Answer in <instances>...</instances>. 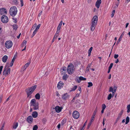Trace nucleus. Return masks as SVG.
<instances>
[{"mask_svg": "<svg viewBox=\"0 0 130 130\" xmlns=\"http://www.w3.org/2000/svg\"><path fill=\"white\" fill-rule=\"evenodd\" d=\"M123 110H122L121 111L120 113H119V115L121 116L122 115L123 113Z\"/></svg>", "mask_w": 130, "mask_h": 130, "instance_id": "47", "label": "nucleus"}, {"mask_svg": "<svg viewBox=\"0 0 130 130\" xmlns=\"http://www.w3.org/2000/svg\"><path fill=\"white\" fill-rule=\"evenodd\" d=\"M119 62V60L118 59H117V60L115 61V62L116 63H117Z\"/></svg>", "mask_w": 130, "mask_h": 130, "instance_id": "59", "label": "nucleus"}, {"mask_svg": "<svg viewBox=\"0 0 130 130\" xmlns=\"http://www.w3.org/2000/svg\"><path fill=\"white\" fill-rule=\"evenodd\" d=\"M30 63L29 62H28L26 64L24 67V70H25L29 66V64Z\"/></svg>", "mask_w": 130, "mask_h": 130, "instance_id": "26", "label": "nucleus"}, {"mask_svg": "<svg viewBox=\"0 0 130 130\" xmlns=\"http://www.w3.org/2000/svg\"><path fill=\"white\" fill-rule=\"evenodd\" d=\"M17 10L15 6L11 7L10 9L9 13L11 16H15L17 14Z\"/></svg>", "mask_w": 130, "mask_h": 130, "instance_id": "4", "label": "nucleus"}, {"mask_svg": "<svg viewBox=\"0 0 130 130\" xmlns=\"http://www.w3.org/2000/svg\"><path fill=\"white\" fill-rule=\"evenodd\" d=\"M7 13V10L4 8H2L0 9V15H2V16H7L6 15Z\"/></svg>", "mask_w": 130, "mask_h": 130, "instance_id": "7", "label": "nucleus"}, {"mask_svg": "<svg viewBox=\"0 0 130 130\" xmlns=\"http://www.w3.org/2000/svg\"><path fill=\"white\" fill-rule=\"evenodd\" d=\"M69 98V94L66 93L63 94L62 96V99L63 100H66Z\"/></svg>", "mask_w": 130, "mask_h": 130, "instance_id": "11", "label": "nucleus"}, {"mask_svg": "<svg viewBox=\"0 0 130 130\" xmlns=\"http://www.w3.org/2000/svg\"><path fill=\"white\" fill-rule=\"evenodd\" d=\"M109 92H112V96H113V95L115 94L116 92H114V90H113V88L112 87H110L109 88Z\"/></svg>", "mask_w": 130, "mask_h": 130, "instance_id": "18", "label": "nucleus"}, {"mask_svg": "<svg viewBox=\"0 0 130 130\" xmlns=\"http://www.w3.org/2000/svg\"><path fill=\"white\" fill-rule=\"evenodd\" d=\"M61 71L62 72V74L66 73L67 72L66 68L64 67L63 68V69L61 70Z\"/></svg>", "mask_w": 130, "mask_h": 130, "instance_id": "24", "label": "nucleus"}, {"mask_svg": "<svg viewBox=\"0 0 130 130\" xmlns=\"http://www.w3.org/2000/svg\"><path fill=\"white\" fill-rule=\"evenodd\" d=\"M12 19L14 20L13 22H14L15 23H17V19L16 18L13 17L12 18Z\"/></svg>", "mask_w": 130, "mask_h": 130, "instance_id": "38", "label": "nucleus"}, {"mask_svg": "<svg viewBox=\"0 0 130 130\" xmlns=\"http://www.w3.org/2000/svg\"><path fill=\"white\" fill-rule=\"evenodd\" d=\"M10 72V69L9 67L6 66L4 68L3 73V75L5 76H6L8 75L9 74Z\"/></svg>", "mask_w": 130, "mask_h": 130, "instance_id": "6", "label": "nucleus"}, {"mask_svg": "<svg viewBox=\"0 0 130 130\" xmlns=\"http://www.w3.org/2000/svg\"><path fill=\"white\" fill-rule=\"evenodd\" d=\"M118 54H115L114 56V57L115 58H117L118 57Z\"/></svg>", "mask_w": 130, "mask_h": 130, "instance_id": "51", "label": "nucleus"}, {"mask_svg": "<svg viewBox=\"0 0 130 130\" xmlns=\"http://www.w3.org/2000/svg\"><path fill=\"white\" fill-rule=\"evenodd\" d=\"M121 116L119 115L118 116L117 118V121H118L120 119Z\"/></svg>", "mask_w": 130, "mask_h": 130, "instance_id": "43", "label": "nucleus"}, {"mask_svg": "<svg viewBox=\"0 0 130 130\" xmlns=\"http://www.w3.org/2000/svg\"><path fill=\"white\" fill-rule=\"evenodd\" d=\"M101 3V0H97L95 4V6L97 8H99Z\"/></svg>", "mask_w": 130, "mask_h": 130, "instance_id": "14", "label": "nucleus"}, {"mask_svg": "<svg viewBox=\"0 0 130 130\" xmlns=\"http://www.w3.org/2000/svg\"><path fill=\"white\" fill-rule=\"evenodd\" d=\"M98 20V17H93L92 20L90 29L91 31H93L95 29Z\"/></svg>", "mask_w": 130, "mask_h": 130, "instance_id": "1", "label": "nucleus"}, {"mask_svg": "<svg viewBox=\"0 0 130 130\" xmlns=\"http://www.w3.org/2000/svg\"><path fill=\"white\" fill-rule=\"evenodd\" d=\"M113 90H114V92H116V90L117 88V87H116L115 85H114L113 86Z\"/></svg>", "mask_w": 130, "mask_h": 130, "instance_id": "40", "label": "nucleus"}, {"mask_svg": "<svg viewBox=\"0 0 130 130\" xmlns=\"http://www.w3.org/2000/svg\"><path fill=\"white\" fill-rule=\"evenodd\" d=\"M115 10H113L112 12V14H111V16H114V14L115 13Z\"/></svg>", "mask_w": 130, "mask_h": 130, "instance_id": "49", "label": "nucleus"}, {"mask_svg": "<svg viewBox=\"0 0 130 130\" xmlns=\"http://www.w3.org/2000/svg\"><path fill=\"white\" fill-rule=\"evenodd\" d=\"M2 21L4 23H7L8 21V17H2L1 18Z\"/></svg>", "mask_w": 130, "mask_h": 130, "instance_id": "10", "label": "nucleus"}, {"mask_svg": "<svg viewBox=\"0 0 130 130\" xmlns=\"http://www.w3.org/2000/svg\"><path fill=\"white\" fill-rule=\"evenodd\" d=\"M32 117L34 118H36L38 116V113L36 111H34L32 112Z\"/></svg>", "mask_w": 130, "mask_h": 130, "instance_id": "21", "label": "nucleus"}, {"mask_svg": "<svg viewBox=\"0 0 130 130\" xmlns=\"http://www.w3.org/2000/svg\"><path fill=\"white\" fill-rule=\"evenodd\" d=\"M92 122H91L90 121V123H89L88 124V127H87V128H89V127H90V126H91V124Z\"/></svg>", "mask_w": 130, "mask_h": 130, "instance_id": "48", "label": "nucleus"}, {"mask_svg": "<svg viewBox=\"0 0 130 130\" xmlns=\"http://www.w3.org/2000/svg\"><path fill=\"white\" fill-rule=\"evenodd\" d=\"M56 95L58 97L59 96H60V94H59V93L58 91H56Z\"/></svg>", "mask_w": 130, "mask_h": 130, "instance_id": "52", "label": "nucleus"}, {"mask_svg": "<svg viewBox=\"0 0 130 130\" xmlns=\"http://www.w3.org/2000/svg\"><path fill=\"white\" fill-rule=\"evenodd\" d=\"M97 111V109L96 108L93 112L92 116V117L91 118V120H90L91 122H92L94 121V116L96 115Z\"/></svg>", "mask_w": 130, "mask_h": 130, "instance_id": "15", "label": "nucleus"}, {"mask_svg": "<svg viewBox=\"0 0 130 130\" xmlns=\"http://www.w3.org/2000/svg\"><path fill=\"white\" fill-rule=\"evenodd\" d=\"M27 43V41H26L24 40L23 41V43L22 44V45L23 46H24V45H26Z\"/></svg>", "mask_w": 130, "mask_h": 130, "instance_id": "39", "label": "nucleus"}, {"mask_svg": "<svg viewBox=\"0 0 130 130\" xmlns=\"http://www.w3.org/2000/svg\"><path fill=\"white\" fill-rule=\"evenodd\" d=\"M40 26V24H39L37 26V27H36V28H37V29H38L39 28Z\"/></svg>", "mask_w": 130, "mask_h": 130, "instance_id": "53", "label": "nucleus"}, {"mask_svg": "<svg viewBox=\"0 0 130 130\" xmlns=\"http://www.w3.org/2000/svg\"><path fill=\"white\" fill-rule=\"evenodd\" d=\"M112 97V94L111 93L108 96L107 99L108 100H110L111 99Z\"/></svg>", "mask_w": 130, "mask_h": 130, "instance_id": "33", "label": "nucleus"}, {"mask_svg": "<svg viewBox=\"0 0 130 130\" xmlns=\"http://www.w3.org/2000/svg\"><path fill=\"white\" fill-rule=\"evenodd\" d=\"M64 84L62 82H59L57 85V87L58 89H60L62 88L63 87Z\"/></svg>", "mask_w": 130, "mask_h": 130, "instance_id": "13", "label": "nucleus"}, {"mask_svg": "<svg viewBox=\"0 0 130 130\" xmlns=\"http://www.w3.org/2000/svg\"><path fill=\"white\" fill-rule=\"evenodd\" d=\"M125 31H123L121 35L120 36V37H119V39L118 40V41H117V43L116 44H118L120 42L122 38L123 37V36L124 34H125Z\"/></svg>", "mask_w": 130, "mask_h": 130, "instance_id": "16", "label": "nucleus"}, {"mask_svg": "<svg viewBox=\"0 0 130 130\" xmlns=\"http://www.w3.org/2000/svg\"><path fill=\"white\" fill-rule=\"evenodd\" d=\"M78 90L80 91L79 93H80V91H81V88L80 87H79L78 88Z\"/></svg>", "mask_w": 130, "mask_h": 130, "instance_id": "56", "label": "nucleus"}, {"mask_svg": "<svg viewBox=\"0 0 130 130\" xmlns=\"http://www.w3.org/2000/svg\"><path fill=\"white\" fill-rule=\"evenodd\" d=\"M90 68H89L88 67H87L86 69V70L89 71L90 70Z\"/></svg>", "mask_w": 130, "mask_h": 130, "instance_id": "62", "label": "nucleus"}, {"mask_svg": "<svg viewBox=\"0 0 130 130\" xmlns=\"http://www.w3.org/2000/svg\"><path fill=\"white\" fill-rule=\"evenodd\" d=\"M3 68V66H1L0 67V74H1V73L2 71Z\"/></svg>", "mask_w": 130, "mask_h": 130, "instance_id": "45", "label": "nucleus"}, {"mask_svg": "<svg viewBox=\"0 0 130 130\" xmlns=\"http://www.w3.org/2000/svg\"><path fill=\"white\" fill-rule=\"evenodd\" d=\"M56 39V38L54 37L53 39L52 40V42L53 43V42L55 41V39Z\"/></svg>", "mask_w": 130, "mask_h": 130, "instance_id": "61", "label": "nucleus"}, {"mask_svg": "<svg viewBox=\"0 0 130 130\" xmlns=\"http://www.w3.org/2000/svg\"><path fill=\"white\" fill-rule=\"evenodd\" d=\"M92 0H88L87 2L89 4H90L91 3Z\"/></svg>", "mask_w": 130, "mask_h": 130, "instance_id": "55", "label": "nucleus"}, {"mask_svg": "<svg viewBox=\"0 0 130 130\" xmlns=\"http://www.w3.org/2000/svg\"><path fill=\"white\" fill-rule=\"evenodd\" d=\"M59 31L57 30L56 33H55L54 37L56 38L57 39V37L59 35Z\"/></svg>", "mask_w": 130, "mask_h": 130, "instance_id": "28", "label": "nucleus"}, {"mask_svg": "<svg viewBox=\"0 0 130 130\" xmlns=\"http://www.w3.org/2000/svg\"><path fill=\"white\" fill-rule=\"evenodd\" d=\"M60 127V124H58L57 126V128H58V129H59Z\"/></svg>", "mask_w": 130, "mask_h": 130, "instance_id": "60", "label": "nucleus"}, {"mask_svg": "<svg viewBox=\"0 0 130 130\" xmlns=\"http://www.w3.org/2000/svg\"><path fill=\"white\" fill-rule=\"evenodd\" d=\"M79 93H77L76 94L75 97H78L79 96Z\"/></svg>", "mask_w": 130, "mask_h": 130, "instance_id": "58", "label": "nucleus"}, {"mask_svg": "<svg viewBox=\"0 0 130 130\" xmlns=\"http://www.w3.org/2000/svg\"><path fill=\"white\" fill-rule=\"evenodd\" d=\"M93 47H91L90 49H89L88 51V56H90L91 55V51L92 50Z\"/></svg>", "mask_w": 130, "mask_h": 130, "instance_id": "29", "label": "nucleus"}, {"mask_svg": "<svg viewBox=\"0 0 130 130\" xmlns=\"http://www.w3.org/2000/svg\"><path fill=\"white\" fill-rule=\"evenodd\" d=\"M62 21H61L60 22V23H59V25H58V27H57V30L59 31V30L60 29L61 26H62Z\"/></svg>", "mask_w": 130, "mask_h": 130, "instance_id": "22", "label": "nucleus"}, {"mask_svg": "<svg viewBox=\"0 0 130 130\" xmlns=\"http://www.w3.org/2000/svg\"><path fill=\"white\" fill-rule=\"evenodd\" d=\"M36 87L37 86L36 85H35L34 86H32L31 87L28 88L26 89V92L28 97H29L30 98V95L32 94V92L35 89Z\"/></svg>", "mask_w": 130, "mask_h": 130, "instance_id": "2", "label": "nucleus"}, {"mask_svg": "<svg viewBox=\"0 0 130 130\" xmlns=\"http://www.w3.org/2000/svg\"><path fill=\"white\" fill-rule=\"evenodd\" d=\"M30 106L32 107L34 110L38 109V103L36 102V101L35 99H33L31 100L30 102Z\"/></svg>", "mask_w": 130, "mask_h": 130, "instance_id": "3", "label": "nucleus"}, {"mask_svg": "<svg viewBox=\"0 0 130 130\" xmlns=\"http://www.w3.org/2000/svg\"><path fill=\"white\" fill-rule=\"evenodd\" d=\"M80 80H86V79L85 78H84L82 76H80Z\"/></svg>", "mask_w": 130, "mask_h": 130, "instance_id": "36", "label": "nucleus"}, {"mask_svg": "<svg viewBox=\"0 0 130 130\" xmlns=\"http://www.w3.org/2000/svg\"><path fill=\"white\" fill-rule=\"evenodd\" d=\"M8 58V56L7 55H5L2 58L3 61L4 62H5Z\"/></svg>", "mask_w": 130, "mask_h": 130, "instance_id": "19", "label": "nucleus"}, {"mask_svg": "<svg viewBox=\"0 0 130 130\" xmlns=\"http://www.w3.org/2000/svg\"><path fill=\"white\" fill-rule=\"evenodd\" d=\"M106 106L105 104H104L102 105V108L103 109H104L106 108Z\"/></svg>", "mask_w": 130, "mask_h": 130, "instance_id": "41", "label": "nucleus"}, {"mask_svg": "<svg viewBox=\"0 0 130 130\" xmlns=\"http://www.w3.org/2000/svg\"><path fill=\"white\" fill-rule=\"evenodd\" d=\"M38 128V126L36 125H35L33 127V130H37Z\"/></svg>", "mask_w": 130, "mask_h": 130, "instance_id": "34", "label": "nucleus"}, {"mask_svg": "<svg viewBox=\"0 0 130 130\" xmlns=\"http://www.w3.org/2000/svg\"><path fill=\"white\" fill-rule=\"evenodd\" d=\"M127 112L129 113L130 112V104L128 105L127 106Z\"/></svg>", "mask_w": 130, "mask_h": 130, "instance_id": "32", "label": "nucleus"}, {"mask_svg": "<svg viewBox=\"0 0 130 130\" xmlns=\"http://www.w3.org/2000/svg\"><path fill=\"white\" fill-rule=\"evenodd\" d=\"M4 125H5V124H3L2 125L1 127V129L0 130H2L3 129V128L4 127Z\"/></svg>", "mask_w": 130, "mask_h": 130, "instance_id": "54", "label": "nucleus"}, {"mask_svg": "<svg viewBox=\"0 0 130 130\" xmlns=\"http://www.w3.org/2000/svg\"><path fill=\"white\" fill-rule=\"evenodd\" d=\"M72 116L74 118L77 119L79 117V113L77 111H74L72 113Z\"/></svg>", "mask_w": 130, "mask_h": 130, "instance_id": "9", "label": "nucleus"}, {"mask_svg": "<svg viewBox=\"0 0 130 130\" xmlns=\"http://www.w3.org/2000/svg\"><path fill=\"white\" fill-rule=\"evenodd\" d=\"M21 35V34L20 33V34H19V35L17 36V38L18 39H19L20 38Z\"/></svg>", "mask_w": 130, "mask_h": 130, "instance_id": "63", "label": "nucleus"}, {"mask_svg": "<svg viewBox=\"0 0 130 130\" xmlns=\"http://www.w3.org/2000/svg\"><path fill=\"white\" fill-rule=\"evenodd\" d=\"M5 46L7 48H10L13 45L12 42L10 41L9 40L7 41L5 43Z\"/></svg>", "mask_w": 130, "mask_h": 130, "instance_id": "8", "label": "nucleus"}, {"mask_svg": "<svg viewBox=\"0 0 130 130\" xmlns=\"http://www.w3.org/2000/svg\"><path fill=\"white\" fill-rule=\"evenodd\" d=\"M26 120L29 123H31L33 121V118L31 116H29L27 118Z\"/></svg>", "mask_w": 130, "mask_h": 130, "instance_id": "12", "label": "nucleus"}, {"mask_svg": "<svg viewBox=\"0 0 130 130\" xmlns=\"http://www.w3.org/2000/svg\"><path fill=\"white\" fill-rule=\"evenodd\" d=\"M87 122V120L86 121L85 123H84L83 126V127H84L86 125V124Z\"/></svg>", "mask_w": 130, "mask_h": 130, "instance_id": "57", "label": "nucleus"}, {"mask_svg": "<svg viewBox=\"0 0 130 130\" xmlns=\"http://www.w3.org/2000/svg\"><path fill=\"white\" fill-rule=\"evenodd\" d=\"M21 4V6L22 7L23 6V0H20Z\"/></svg>", "mask_w": 130, "mask_h": 130, "instance_id": "42", "label": "nucleus"}, {"mask_svg": "<svg viewBox=\"0 0 130 130\" xmlns=\"http://www.w3.org/2000/svg\"><path fill=\"white\" fill-rule=\"evenodd\" d=\"M18 126V123H15L13 124L12 126V129H15Z\"/></svg>", "mask_w": 130, "mask_h": 130, "instance_id": "20", "label": "nucleus"}, {"mask_svg": "<svg viewBox=\"0 0 130 130\" xmlns=\"http://www.w3.org/2000/svg\"><path fill=\"white\" fill-rule=\"evenodd\" d=\"M16 56H17V55H14V56L12 61H14L15 60V59L16 58Z\"/></svg>", "mask_w": 130, "mask_h": 130, "instance_id": "44", "label": "nucleus"}, {"mask_svg": "<svg viewBox=\"0 0 130 130\" xmlns=\"http://www.w3.org/2000/svg\"><path fill=\"white\" fill-rule=\"evenodd\" d=\"M14 62V61H11L10 64V67H11L13 66Z\"/></svg>", "mask_w": 130, "mask_h": 130, "instance_id": "50", "label": "nucleus"}, {"mask_svg": "<svg viewBox=\"0 0 130 130\" xmlns=\"http://www.w3.org/2000/svg\"><path fill=\"white\" fill-rule=\"evenodd\" d=\"M12 27L13 28L14 30H16L18 28V25L16 24H14L13 25H12Z\"/></svg>", "mask_w": 130, "mask_h": 130, "instance_id": "25", "label": "nucleus"}, {"mask_svg": "<svg viewBox=\"0 0 130 130\" xmlns=\"http://www.w3.org/2000/svg\"><path fill=\"white\" fill-rule=\"evenodd\" d=\"M75 80L78 83H80L81 81L79 77H76Z\"/></svg>", "mask_w": 130, "mask_h": 130, "instance_id": "30", "label": "nucleus"}, {"mask_svg": "<svg viewBox=\"0 0 130 130\" xmlns=\"http://www.w3.org/2000/svg\"><path fill=\"white\" fill-rule=\"evenodd\" d=\"M69 76L67 74H64L62 77V79L63 80H66L68 78Z\"/></svg>", "mask_w": 130, "mask_h": 130, "instance_id": "23", "label": "nucleus"}, {"mask_svg": "<svg viewBox=\"0 0 130 130\" xmlns=\"http://www.w3.org/2000/svg\"><path fill=\"white\" fill-rule=\"evenodd\" d=\"M74 70V66L72 64H71L68 66L67 71L69 74H72Z\"/></svg>", "mask_w": 130, "mask_h": 130, "instance_id": "5", "label": "nucleus"}, {"mask_svg": "<svg viewBox=\"0 0 130 130\" xmlns=\"http://www.w3.org/2000/svg\"><path fill=\"white\" fill-rule=\"evenodd\" d=\"M113 65V63H111L109 67V68L111 69Z\"/></svg>", "mask_w": 130, "mask_h": 130, "instance_id": "46", "label": "nucleus"}, {"mask_svg": "<svg viewBox=\"0 0 130 130\" xmlns=\"http://www.w3.org/2000/svg\"><path fill=\"white\" fill-rule=\"evenodd\" d=\"M35 97L36 99L39 100L40 98V95L39 93H37L35 95Z\"/></svg>", "mask_w": 130, "mask_h": 130, "instance_id": "27", "label": "nucleus"}, {"mask_svg": "<svg viewBox=\"0 0 130 130\" xmlns=\"http://www.w3.org/2000/svg\"><path fill=\"white\" fill-rule=\"evenodd\" d=\"M88 87H91L92 86L93 84L91 82H88Z\"/></svg>", "mask_w": 130, "mask_h": 130, "instance_id": "37", "label": "nucleus"}, {"mask_svg": "<svg viewBox=\"0 0 130 130\" xmlns=\"http://www.w3.org/2000/svg\"><path fill=\"white\" fill-rule=\"evenodd\" d=\"M129 121V118L128 117H127L126 119V122L125 123L127 124L128 123Z\"/></svg>", "mask_w": 130, "mask_h": 130, "instance_id": "31", "label": "nucleus"}, {"mask_svg": "<svg viewBox=\"0 0 130 130\" xmlns=\"http://www.w3.org/2000/svg\"><path fill=\"white\" fill-rule=\"evenodd\" d=\"M56 111L58 113L60 112L61 110V109L58 106H56L55 108Z\"/></svg>", "mask_w": 130, "mask_h": 130, "instance_id": "17", "label": "nucleus"}, {"mask_svg": "<svg viewBox=\"0 0 130 130\" xmlns=\"http://www.w3.org/2000/svg\"><path fill=\"white\" fill-rule=\"evenodd\" d=\"M42 12V11H41L39 13L38 15L39 16H40L41 15Z\"/></svg>", "mask_w": 130, "mask_h": 130, "instance_id": "64", "label": "nucleus"}, {"mask_svg": "<svg viewBox=\"0 0 130 130\" xmlns=\"http://www.w3.org/2000/svg\"><path fill=\"white\" fill-rule=\"evenodd\" d=\"M77 86H75L73 87L72 88L71 91H73L75 90L77 88Z\"/></svg>", "mask_w": 130, "mask_h": 130, "instance_id": "35", "label": "nucleus"}]
</instances>
